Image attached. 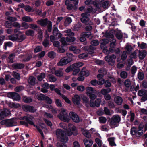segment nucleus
I'll return each instance as SVG.
<instances>
[{"label":"nucleus","instance_id":"f3484780","mask_svg":"<svg viewBox=\"0 0 147 147\" xmlns=\"http://www.w3.org/2000/svg\"><path fill=\"white\" fill-rule=\"evenodd\" d=\"M24 64L21 63H15L12 64V67L14 69H22L24 67Z\"/></svg>","mask_w":147,"mask_h":147},{"label":"nucleus","instance_id":"58836bf2","mask_svg":"<svg viewBox=\"0 0 147 147\" xmlns=\"http://www.w3.org/2000/svg\"><path fill=\"white\" fill-rule=\"evenodd\" d=\"M104 0H96L94 1L93 4L96 6L101 5L103 3Z\"/></svg>","mask_w":147,"mask_h":147},{"label":"nucleus","instance_id":"c03bdc74","mask_svg":"<svg viewBox=\"0 0 147 147\" xmlns=\"http://www.w3.org/2000/svg\"><path fill=\"white\" fill-rule=\"evenodd\" d=\"M15 56L14 53H12L10 54L8 57V59L9 60V62L11 63L13 62V59Z\"/></svg>","mask_w":147,"mask_h":147},{"label":"nucleus","instance_id":"423d86ee","mask_svg":"<svg viewBox=\"0 0 147 147\" xmlns=\"http://www.w3.org/2000/svg\"><path fill=\"white\" fill-rule=\"evenodd\" d=\"M121 119L120 117L118 115L113 116L111 118L110 122V125L111 127L113 128L117 126Z\"/></svg>","mask_w":147,"mask_h":147},{"label":"nucleus","instance_id":"0e129e2a","mask_svg":"<svg viewBox=\"0 0 147 147\" xmlns=\"http://www.w3.org/2000/svg\"><path fill=\"white\" fill-rule=\"evenodd\" d=\"M95 141L96 143L98 144L99 147H101L102 144V141L100 139L97 138L95 139Z\"/></svg>","mask_w":147,"mask_h":147},{"label":"nucleus","instance_id":"603ef678","mask_svg":"<svg viewBox=\"0 0 147 147\" xmlns=\"http://www.w3.org/2000/svg\"><path fill=\"white\" fill-rule=\"evenodd\" d=\"M85 89L84 86L83 85H79L77 86V90L80 92L84 91Z\"/></svg>","mask_w":147,"mask_h":147},{"label":"nucleus","instance_id":"de8ad7c7","mask_svg":"<svg viewBox=\"0 0 147 147\" xmlns=\"http://www.w3.org/2000/svg\"><path fill=\"white\" fill-rule=\"evenodd\" d=\"M45 73H42L38 77V80L41 81L45 77Z\"/></svg>","mask_w":147,"mask_h":147},{"label":"nucleus","instance_id":"a211bd4d","mask_svg":"<svg viewBox=\"0 0 147 147\" xmlns=\"http://www.w3.org/2000/svg\"><path fill=\"white\" fill-rule=\"evenodd\" d=\"M70 51H72L75 54H78L81 51L79 49H77L76 46L71 45L69 48Z\"/></svg>","mask_w":147,"mask_h":147},{"label":"nucleus","instance_id":"c756f323","mask_svg":"<svg viewBox=\"0 0 147 147\" xmlns=\"http://www.w3.org/2000/svg\"><path fill=\"white\" fill-rule=\"evenodd\" d=\"M109 42V40L108 39H102L100 40V47L102 49L104 48L105 45L108 43Z\"/></svg>","mask_w":147,"mask_h":147},{"label":"nucleus","instance_id":"2eb2a0df","mask_svg":"<svg viewBox=\"0 0 147 147\" xmlns=\"http://www.w3.org/2000/svg\"><path fill=\"white\" fill-rule=\"evenodd\" d=\"M26 38V36L23 34L22 32H19L17 34L16 41L19 42L23 41Z\"/></svg>","mask_w":147,"mask_h":147},{"label":"nucleus","instance_id":"39448f33","mask_svg":"<svg viewBox=\"0 0 147 147\" xmlns=\"http://www.w3.org/2000/svg\"><path fill=\"white\" fill-rule=\"evenodd\" d=\"M86 94L91 99H95L97 97V96L94 94L96 93V90H94L93 88L91 87H86Z\"/></svg>","mask_w":147,"mask_h":147},{"label":"nucleus","instance_id":"7ed1b4c3","mask_svg":"<svg viewBox=\"0 0 147 147\" xmlns=\"http://www.w3.org/2000/svg\"><path fill=\"white\" fill-rule=\"evenodd\" d=\"M38 24L40 25L41 26L45 27L47 25L48 31L50 32L52 30V24L51 22L48 20L47 18L41 19L38 20L37 21Z\"/></svg>","mask_w":147,"mask_h":147},{"label":"nucleus","instance_id":"09e8293b","mask_svg":"<svg viewBox=\"0 0 147 147\" xmlns=\"http://www.w3.org/2000/svg\"><path fill=\"white\" fill-rule=\"evenodd\" d=\"M12 75L16 79L18 80H19L20 79V74L16 72L13 71V72Z\"/></svg>","mask_w":147,"mask_h":147},{"label":"nucleus","instance_id":"4d7b16f0","mask_svg":"<svg viewBox=\"0 0 147 147\" xmlns=\"http://www.w3.org/2000/svg\"><path fill=\"white\" fill-rule=\"evenodd\" d=\"M100 122L101 123H105L107 121L106 117H101L99 118Z\"/></svg>","mask_w":147,"mask_h":147},{"label":"nucleus","instance_id":"e433bc0d","mask_svg":"<svg viewBox=\"0 0 147 147\" xmlns=\"http://www.w3.org/2000/svg\"><path fill=\"white\" fill-rule=\"evenodd\" d=\"M48 79L50 82H55L57 80L56 78L51 74H49L48 76Z\"/></svg>","mask_w":147,"mask_h":147},{"label":"nucleus","instance_id":"aec40b11","mask_svg":"<svg viewBox=\"0 0 147 147\" xmlns=\"http://www.w3.org/2000/svg\"><path fill=\"white\" fill-rule=\"evenodd\" d=\"M83 142L86 147H90L93 143L92 141L90 139H84L83 140Z\"/></svg>","mask_w":147,"mask_h":147},{"label":"nucleus","instance_id":"a19ab883","mask_svg":"<svg viewBox=\"0 0 147 147\" xmlns=\"http://www.w3.org/2000/svg\"><path fill=\"white\" fill-rule=\"evenodd\" d=\"M82 99L83 100L85 105L87 107H89V99L86 96H83L82 97Z\"/></svg>","mask_w":147,"mask_h":147},{"label":"nucleus","instance_id":"1a4fd4ad","mask_svg":"<svg viewBox=\"0 0 147 147\" xmlns=\"http://www.w3.org/2000/svg\"><path fill=\"white\" fill-rule=\"evenodd\" d=\"M138 95L142 96L141 99L142 102H143L147 100V90H140L138 92Z\"/></svg>","mask_w":147,"mask_h":147},{"label":"nucleus","instance_id":"338daca9","mask_svg":"<svg viewBox=\"0 0 147 147\" xmlns=\"http://www.w3.org/2000/svg\"><path fill=\"white\" fill-rule=\"evenodd\" d=\"M91 44L93 46H97L99 44V42L97 40H92L91 42Z\"/></svg>","mask_w":147,"mask_h":147},{"label":"nucleus","instance_id":"774afa93","mask_svg":"<svg viewBox=\"0 0 147 147\" xmlns=\"http://www.w3.org/2000/svg\"><path fill=\"white\" fill-rule=\"evenodd\" d=\"M127 73L125 71H123L121 73V77L123 78H125L127 77Z\"/></svg>","mask_w":147,"mask_h":147},{"label":"nucleus","instance_id":"2f4dec72","mask_svg":"<svg viewBox=\"0 0 147 147\" xmlns=\"http://www.w3.org/2000/svg\"><path fill=\"white\" fill-rule=\"evenodd\" d=\"M9 107L12 108H19L20 105L19 103H15L13 102H10L8 104Z\"/></svg>","mask_w":147,"mask_h":147},{"label":"nucleus","instance_id":"052dcab7","mask_svg":"<svg viewBox=\"0 0 147 147\" xmlns=\"http://www.w3.org/2000/svg\"><path fill=\"white\" fill-rule=\"evenodd\" d=\"M22 26L23 27L24 29H27L29 28V25L28 23L25 22H23L22 24Z\"/></svg>","mask_w":147,"mask_h":147},{"label":"nucleus","instance_id":"37998d69","mask_svg":"<svg viewBox=\"0 0 147 147\" xmlns=\"http://www.w3.org/2000/svg\"><path fill=\"white\" fill-rule=\"evenodd\" d=\"M111 91V89L110 88L107 89H102L101 91V93L103 95H105L107 93Z\"/></svg>","mask_w":147,"mask_h":147},{"label":"nucleus","instance_id":"7c9ffc66","mask_svg":"<svg viewBox=\"0 0 147 147\" xmlns=\"http://www.w3.org/2000/svg\"><path fill=\"white\" fill-rule=\"evenodd\" d=\"M7 126H12L13 124L16 123L13 119H7Z\"/></svg>","mask_w":147,"mask_h":147},{"label":"nucleus","instance_id":"f03ea898","mask_svg":"<svg viewBox=\"0 0 147 147\" xmlns=\"http://www.w3.org/2000/svg\"><path fill=\"white\" fill-rule=\"evenodd\" d=\"M57 137L59 140V142L57 144V147H63L64 144V132L61 129H57L56 131Z\"/></svg>","mask_w":147,"mask_h":147},{"label":"nucleus","instance_id":"8fccbe9b","mask_svg":"<svg viewBox=\"0 0 147 147\" xmlns=\"http://www.w3.org/2000/svg\"><path fill=\"white\" fill-rule=\"evenodd\" d=\"M72 22V20L70 17L67 18L65 21V26L68 25Z\"/></svg>","mask_w":147,"mask_h":147},{"label":"nucleus","instance_id":"a18cd8bd","mask_svg":"<svg viewBox=\"0 0 147 147\" xmlns=\"http://www.w3.org/2000/svg\"><path fill=\"white\" fill-rule=\"evenodd\" d=\"M29 25L30 28L34 30H36L37 28L39 27V26L36 24L33 23L30 24H29Z\"/></svg>","mask_w":147,"mask_h":147},{"label":"nucleus","instance_id":"f704fd0d","mask_svg":"<svg viewBox=\"0 0 147 147\" xmlns=\"http://www.w3.org/2000/svg\"><path fill=\"white\" fill-rule=\"evenodd\" d=\"M115 138L111 137L108 139V140L109 142V144L112 146H115L116 144L114 142Z\"/></svg>","mask_w":147,"mask_h":147},{"label":"nucleus","instance_id":"680f3d73","mask_svg":"<svg viewBox=\"0 0 147 147\" xmlns=\"http://www.w3.org/2000/svg\"><path fill=\"white\" fill-rule=\"evenodd\" d=\"M84 35L86 37L90 39H91L92 38V36L91 35V33L90 32H85L84 33Z\"/></svg>","mask_w":147,"mask_h":147},{"label":"nucleus","instance_id":"13d9d810","mask_svg":"<svg viewBox=\"0 0 147 147\" xmlns=\"http://www.w3.org/2000/svg\"><path fill=\"white\" fill-rule=\"evenodd\" d=\"M38 37L40 40H42V30L40 29H39L38 31Z\"/></svg>","mask_w":147,"mask_h":147},{"label":"nucleus","instance_id":"6e6d98bb","mask_svg":"<svg viewBox=\"0 0 147 147\" xmlns=\"http://www.w3.org/2000/svg\"><path fill=\"white\" fill-rule=\"evenodd\" d=\"M101 128L102 131H105L109 130L110 129L109 127L107 125L102 126Z\"/></svg>","mask_w":147,"mask_h":147},{"label":"nucleus","instance_id":"f8f14e48","mask_svg":"<svg viewBox=\"0 0 147 147\" xmlns=\"http://www.w3.org/2000/svg\"><path fill=\"white\" fill-rule=\"evenodd\" d=\"M23 109L26 112L29 111L31 112H34L36 109L33 106L27 105H24L22 106Z\"/></svg>","mask_w":147,"mask_h":147},{"label":"nucleus","instance_id":"9d476101","mask_svg":"<svg viewBox=\"0 0 147 147\" xmlns=\"http://www.w3.org/2000/svg\"><path fill=\"white\" fill-rule=\"evenodd\" d=\"M11 114V111L8 109H5L0 110V120L3 119L4 116H7Z\"/></svg>","mask_w":147,"mask_h":147},{"label":"nucleus","instance_id":"a878e982","mask_svg":"<svg viewBox=\"0 0 147 147\" xmlns=\"http://www.w3.org/2000/svg\"><path fill=\"white\" fill-rule=\"evenodd\" d=\"M114 101L116 103L119 105H121L123 102V99L119 96H117L114 98Z\"/></svg>","mask_w":147,"mask_h":147},{"label":"nucleus","instance_id":"3c124183","mask_svg":"<svg viewBox=\"0 0 147 147\" xmlns=\"http://www.w3.org/2000/svg\"><path fill=\"white\" fill-rule=\"evenodd\" d=\"M59 30L57 27H55L53 31V34L55 36H58V34L59 33Z\"/></svg>","mask_w":147,"mask_h":147},{"label":"nucleus","instance_id":"cd10ccee","mask_svg":"<svg viewBox=\"0 0 147 147\" xmlns=\"http://www.w3.org/2000/svg\"><path fill=\"white\" fill-rule=\"evenodd\" d=\"M22 20L27 22H31L33 21V19L30 17L28 16H25L22 17Z\"/></svg>","mask_w":147,"mask_h":147},{"label":"nucleus","instance_id":"c85d7f7f","mask_svg":"<svg viewBox=\"0 0 147 147\" xmlns=\"http://www.w3.org/2000/svg\"><path fill=\"white\" fill-rule=\"evenodd\" d=\"M82 133L86 137L90 138L91 136V135L89 133L88 131L84 128H82L81 129Z\"/></svg>","mask_w":147,"mask_h":147},{"label":"nucleus","instance_id":"f257e3e1","mask_svg":"<svg viewBox=\"0 0 147 147\" xmlns=\"http://www.w3.org/2000/svg\"><path fill=\"white\" fill-rule=\"evenodd\" d=\"M144 120L140 124L138 129L135 127H133L131 129V133L132 135H136V136H140L142 135L144 131H146L147 130V123L145 120L147 119V117L144 116L143 117Z\"/></svg>","mask_w":147,"mask_h":147},{"label":"nucleus","instance_id":"49530a36","mask_svg":"<svg viewBox=\"0 0 147 147\" xmlns=\"http://www.w3.org/2000/svg\"><path fill=\"white\" fill-rule=\"evenodd\" d=\"M144 75L143 73L139 72L138 74V77L139 80H142L144 79Z\"/></svg>","mask_w":147,"mask_h":147},{"label":"nucleus","instance_id":"b1692460","mask_svg":"<svg viewBox=\"0 0 147 147\" xmlns=\"http://www.w3.org/2000/svg\"><path fill=\"white\" fill-rule=\"evenodd\" d=\"M84 65V63L82 62H78L72 65L71 66L74 69L79 68V67L82 66Z\"/></svg>","mask_w":147,"mask_h":147},{"label":"nucleus","instance_id":"4c0bfd02","mask_svg":"<svg viewBox=\"0 0 147 147\" xmlns=\"http://www.w3.org/2000/svg\"><path fill=\"white\" fill-rule=\"evenodd\" d=\"M46 96L42 94L37 95V98L39 100H44Z\"/></svg>","mask_w":147,"mask_h":147},{"label":"nucleus","instance_id":"4468645a","mask_svg":"<svg viewBox=\"0 0 147 147\" xmlns=\"http://www.w3.org/2000/svg\"><path fill=\"white\" fill-rule=\"evenodd\" d=\"M69 116L74 122L78 123L80 121L79 117L76 113L74 112L70 113Z\"/></svg>","mask_w":147,"mask_h":147},{"label":"nucleus","instance_id":"9b49d317","mask_svg":"<svg viewBox=\"0 0 147 147\" xmlns=\"http://www.w3.org/2000/svg\"><path fill=\"white\" fill-rule=\"evenodd\" d=\"M89 14L87 13H84L81 14L82 17L81 19V22L86 24H88L90 22L89 21V19L88 17Z\"/></svg>","mask_w":147,"mask_h":147},{"label":"nucleus","instance_id":"393cba45","mask_svg":"<svg viewBox=\"0 0 147 147\" xmlns=\"http://www.w3.org/2000/svg\"><path fill=\"white\" fill-rule=\"evenodd\" d=\"M72 100L74 104L78 105L79 103V102L80 100V98L78 95H76L73 98Z\"/></svg>","mask_w":147,"mask_h":147},{"label":"nucleus","instance_id":"6e6552de","mask_svg":"<svg viewBox=\"0 0 147 147\" xmlns=\"http://www.w3.org/2000/svg\"><path fill=\"white\" fill-rule=\"evenodd\" d=\"M7 97L12 98L14 100L19 101L20 100V97L19 94L15 92H9L7 94Z\"/></svg>","mask_w":147,"mask_h":147},{"label":"nucleus","instance_id":"6ab92c4d","mask_svg":"<svg viewBox=\"0 0 147 147\" xmlns=\"http://www.w3.org/2000/svg\"><path fill=\"white\" fill-rule=\"evenodd\" d=\"M147 54L146 51L145 50L139 51L138 57L139 59L142 60L144 58Z\"/></svg>","mask_w":147,"mask_h":147},{"label":"nucleus","instance_id":"ea45409f","mask_svg":"<svg viewBox=\"0 0 147 147\" xmlns=\"http://www.w3.org/2000/svg\"><path fill=\"white\" fill-rule=\"evenodd\" d=\"M132 50V47L131 45H126L125 48V52L126 53L127 52V53H130Z\"/></svg>","mask_w":147,"mask_h":147},{"label":"nucleus","instance_id":"864d4df0","mask_svg":"<svg viewBox=\"0 0 147 147\" xmlns=\"http://www.w3.org/2000/svg\"><path fill=\"white\" fill-rule=\"evenodd\" d=\"M55 74L56 76L59 77L62 76L63 74V73L61 70L56 71Z\"/></svg>","mask_w":147,"mask_h":147},{"label":"nucleus","instance_id":"c9c22d12","mask_svg":"<svg viewBox=\"0 0 147 147\" xmlns=\"http://www.w3.org/2000/svg\"><path fill=\"white\" fill-rule=\"evenodd\" d=\"M9 39L10 40L15 41H16L17 34H11L8 36Z\"/></svg>","mask_w":147,"mask_h":147},{"label":"nucleus","instance_id":"bf43d9fd","mask_svg":"<svg viewBox=\"0 0 147 147\" xmlns=\"http://www.w3.org/2000/svg\"><path fill=\"white\" fill-rule=\"evenodd\" d=\"M48 56L51 58H53L55 56V53L53 51L49 52L48 54Z\"/></svg>","mask_w":147,"mask_h":147},{"label":"nucleus","instance_id":"e2e57ef3","mask_svg":"<svg viewBox=\"0 0 147 147\" xmlns=\"http://www.w3.org/2000/svg\"><path fill=\"white\" fill-rule=\"evenodd\" d=\"M88 56V55L86 53H82L78 55V57L80 59H83Z\"/></svg>","mask_w":147,"mask_h":147},{"label":"nucleus","instance_id":"5fc2aeb1","mask_svg":"<svg viewBox=\"0 0 147 147\" xmlns=\"http://www.w3.org/2000/svg\"><path fill=\"white\" fill-rule=\"evenodd\" d=\"M124 85L127 87H129L131 85V82L129 79L126 80L124 82Z\"/></svg>","mask_w":147,"mask_h":147},{"label":"nucleus","instance_id":"5701e85b","mask_svg":"<svg viewBox=\"0 0 147 147\" xmlns=\"http://www.w3.org/2000/svg\"><path fill=\"white\" fill-rule=\"evenodd\" d=\"M64 109L63 108L61 109V112L58 115V118L61 120L64 121Z\"/></svg>","mask_w":147,"mask_h":147},{"label":"nucleus","instance_id":"72a5a7b5","mask_svg":"<svg viewBox=\"0 0 147 147\" xmlns=\"http://www.w3.org/2000/svg\"><path fill=\"white\" fill-rule=\"evenodd\" d=\"M104 111L107 115H111L113 113V111L111 110L110 111L106 107H105L104 108Z\"/></svg>","mask_w":147,"mask_h":147},{"label":"nucleus","instance_id":"4be33fe9","mask_svg":"<svg viewBox=\"0 0 147 147\" xmlns=\"http://www.w3.org/2000/svg\"><path fill=\"white\" fill-rule=\"evenodd\" d=\"M28 81L30 84L34 85L36 83V78L33 76H30L28 79Z\"/></svg>","mask_w":147,"mask_h":147},{"label":"nucleus","instance_id":"473e14b6","mask_svg":"<svg viewBox=\"0 0 147 147\" xmlns=\"http://www.w3.org/2000/svg\"><path fill=\"white\" fill-rule=\"evenodd\" d=\"M23 101L25 103H30L33 100L30 97L24 96L23 97Z\"/></svg>","mask_w":147,"mask_h":147},{"label":"nucleus","instance_id":"0eeeda50","mask_svg":"<svg viewBox=\"0 0 147 147\" xmlns=\"http://www.w3.org/2000/svg\"><path fill=\"white\" fill-rule=\"evenodd\" d=\"M69 129L65 131V134L66 135H67L70 136L74 133V132L76 135V128L75 126L71 124H69L68 125Z\"/></svg>","mask_w":147,"mask_h":147},{"label":"nucleus","instance_id":"69168bd1","mask_svg":"<svg viewBox=\"0 0 147 147\" xmlns=\"http://www.w3.org/2000/svg\"><path fill=\"white\" fill-rule=\"evenodd\" d=\"M105 82V80L103 78H101L99 79L97 81V84L99 85H103Z\"/></svg>","mask_w":147,"mask_h":147},{"label":"nucleus","instance_id":"79ce46f5","mask_svg":"<svg viewBox=\"0 0 147 147\" xmlns=\"http://www.w3.org/2000/svg\"><path fill=\"white\" fill-rule=\"evenodd\" d=\"M80 74L83 76H87L89 75V73L88 70H85L83 68L80 72Z\"/></svg>","mask_w":147,"mask_h":147},{"label":"nucleus","instance_id":"20e7f679","mask_svg":"<svg viewBox=\"0 0 147 147\" xmlns=\"http://www.w3.org/2000/svg\"><path fill=\"white\" fill-rule=\"evenodd\" d=\"M59 41L60 44L58 41H56L53 42V45L55 47L58 48V51L59 53H63L64 52V38H61Z\"/></svg>","mask_w":147,"mask_h":147},{"label":"nucleus","instance_id":"dca6fc26","mask_svg":"<svg viewBox=\"0 0 147 147\" xmlns=\"http://www.w3.org/2000/svg\"><path fill=\"white\" fill-rule=\"evenodd\" d=\"M33 118L32 116L27 115V116H24L22 118V119L25 120L29 124L35 126L33 122L30 120V119H32Z\"/></svg>","mask_w":147,"mask_h":147},{"label":"nucleus","instance_id":"412c9836","mask_svg":"<svg viewBox=\"0 0 147 147\" xmlns=\"http://www.w3.org/2000/svg\"><path fill=\"white\" fill-rule=\"evenodd\" d=\"M76 40V38L74 37H71L69 36L67 37L66 38V42L67 43L65 42V45H67L69 44L70 43L74 42Z\"/></svg>","mask_w":147,"mask_h":147},{"label":"nucleus","instance_id":"ddd939ff","mask_svg":"<svg viewBox=\"0 0 147 147\" xmlns=\"http://www.w3.org/2000/svg\"><path fill=\"white\" fill-rule=\"evenodd\" d=\"M116 56L115 55H112V56L105 57V60L108 62L109 64L111 65H113L115 63L116 59Z\"/></svg>","mask_w":147,"mask_h":147},{"label":"nucleus","instance_id":"bb28decb","mask_svg":"<svg viewBox=\"0 0 147 147\" xmlns=\"http://www.w3.org/2000/svg\"><path fill=\"white\" fill-rule=\"evenodd\" d=\"M25 34L27 36H33L34 35V32L32 29H29L25 32Z\"/></svg>","mask_w":147,"mask_h":147}]
</instances>
